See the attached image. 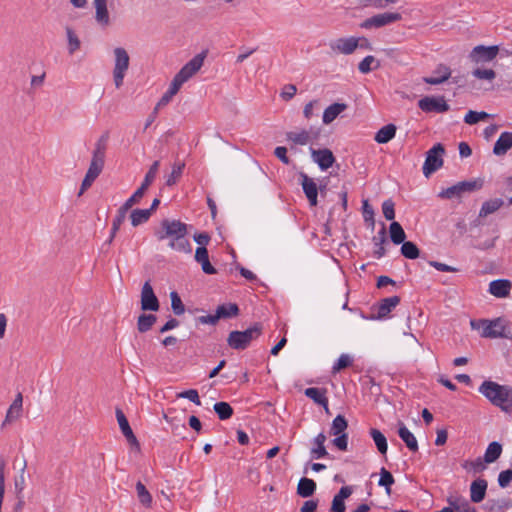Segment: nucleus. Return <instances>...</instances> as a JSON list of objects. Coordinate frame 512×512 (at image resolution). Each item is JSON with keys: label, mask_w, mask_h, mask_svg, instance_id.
I'll use <instances>...</instances> for the list:
<instances>
[{"label": "nucleus", "mask_w": 512, "mask_h": 512, "mask_svg": "<svg viewBox=\"0 0 512 512\" xmlns=\"http://www.w3.org/2000/svg\"><path fill=\"white\" fill-rule=\"evenodd\" d=\"M188 225L180 220L165 218L161 220L159 228L154 230L158 241L168 239V246L177 252L190 254L192 246L187 239Z\"/></svg>", "instance_id": "nucleus-1"}, {"label": "nucleus", "mask_w": 512, "mask_h": 512, "mask_svg": "<svg viewBox=\"0 0 512 512\" xmlns=\"http://www.w3.org/2000/svg\"><path fill=\"white\" fill-rule=\"evenodd\" d=\"M479 392L494 406L499 407L505 413L512 414L511 386L501 385L497 382L486 380L480 385Z\"/></svg>", "instance_id": "nucleus-2"}, {"label": "nucleus", "mask_w": 512, "mask_h": 512, "mask_svg": "<svg viewBox=\"0 0 512 512\" xmlns=\"http://www.w3.org/2000/svg\"><path fill=\"white\" fill-rule=\"evenodd\" d=\"M263 332V324L255 322L244 331H231L227 338V344L234 350H245L253 340L258 339Z\"/></svg>", "instance_id": "nucleus-3"}, {"label": "nucleus", "mask_w": 512, "mask_h": 512, "mask_svg": "<svg viewBox=\"0 0 512 512\" xmlns=\"http://www.w3.org/2000/svg\"><path fill=\"white\" fill-rule=\"evenodd\" d=\"M484 183V179L480 177L471 180L460 181L446 189H443L438 194V197L441 199L461 198L465 193H472L481 190L484 186Z\"/></svg>", "instance_id": "nucleus-4"}, {"label": "nucleus", "mask_w": 512, "mask_h": 512, "mask_svg": "<svg viewBox=\"0 0 512 512\" xmlns=\"http://www.w3.org/2000/svg\"><path fill=\"white\" fill-rule=\"evenodd\" d=\"M445 148L443 144L437 143L426 153V159L423 164V174L429 177L443 166V155Z\"/></svg>", "instance_id": "nucleus-5"}, {"label": "nucleus", "mask_w": 512, "mask_h": 512, "mask_svg": "<svg viewBox=\"0 0 512 512\" xmlns=\"http://www.w3.org/2000/svg\"><path fill=\"white\" fill-rule=\"evenodd\" d=\"M115 55V66L113 70V79L116 88H120L123 85V80L126 74V71L129 68V55L127 51L122 47H117L114 49Z\"/></svg>", "instance_id": "nucleus-6"}, {"label": "nucleus", "mask_w": 512, "mask_h": 512, "mask_svg": "<svg viewBox=\"0 0 512 512\" xmlns=\"http://www.w3.org/2000/svg\"><path fill=\"white\" fill-rule=\"evenodd\" d=\"M401 19L402 15L398 12H385L365 19L360 23V27L363 29L381 28Z\"/></svg>", "instance_id": "nucleus-7"}, {"label": "nucleus", "mask_w": 512, "mask_h": 512, "mask_svg": "<svg viewBox=\"0 0 512 512\" xmlns=\"http://www.w3.org/2000/svg\"><path fill=\"white\" fill-rule=\"evenodd\" d=\"M482 322L483 324H486L482 332L483 337L506 339L512 338L511 332L509 330L506 331V323L502 318H496L491 321L483 320Z\"/></svg>", "instance_id": "nucleus-8"}, {"label": "nucleus", "mask_w": 512, "mask_h": 512, "mask_svg": "<svg viewBox=\"0 0 512 512\" xmlns=\"http://www.w3.org/2000/svg\"><path fill=\"white\" fill-rule=\"evenodd\" d=\"M418 107L426 113H444L450 109L444 96H425L418 101Z\"/></svg>", "instance_id": "nucleus-9"}, {"label": "nucleus", "mask_w": 512, "mask_h": 512, "mask_svg": "<svg viewBox=\"0 0 512 512\" xmlns=\"http://www.w3.org/2000/svg\"><path fill=\"white\" fill-rule=\"evenodd\" d=\"M401 298L399 296H392L382 299L377 306H373L372 310H376L377 313H372L370 316H363L369 320H382L388 317L390 312L400 303Z\"/></svg>", "instance_id": "nucleus-10"}, {"label": "nucleus", "mask_w": 512, "mask_h": 512, "mask_svg": "<svg viewBox=\"0 0 512 512\" xmlns=\"http://www.w3.org/2000/svg\"><path fill=\"white\" fill-rule=\"evenodd\" d=\"M499 53L498 45L484 46L477 45L475 46L470 54L469 58L474 63H486L493 61Z\"/></svg>", "instance_id": "nucleus-11"}, {"label": "nucleus", "mask_w": 512, "mask_h": 512, "mask_svg": "<svg viewBox=\"0 0 512 512\" xmlns=\"http://www.w3.org/2000/svg\"><path fill=\"white\" fill-rule=\"evenodd\" d=\"M299 176L301 179L300 184L310 206H316L318 204V191L325 189V186L318 187L314 179L304 172H300Z\"/></svg>", "instance_id": "nucleus-12"}, {"label": "nucleus", "mask_w": 512, "mask_h": 512, "mask_svg": "<svg viewBox=\"0 0 512 512\" xmlns=\"http://www.w3.org/2000/svg\"><path fill=\"white\" fill-rule=\"evenodd\" d=\"M206 55V51H202L201 53L195 55L179 70V72L176 75L184 82H187L193 75H195L200 70L204 63Z\"/></svg>", "instance_id": "nucleus-13"}, {"label": "nucleus", "mask_w": 512, "mask_h": 512, "mask_svg": "<svg viewBox=\"0 0 512 512\" xmlns=\"http://www.w3.org/2000/svg\"><path fill=\"white\" fill-rule=\"evenodd\" d=\"M159 164H160L159 161H154L152 163V165L150 166L149 170L147 171V173L144 177L142 184H140V187L133 193V195L130 198H128L129 201H131L134 204L139 203V201L144 196L148 187L154 181V179L157 175L158 169H159Z\"/></svg>", "instance_id": "nucleus-14"}, {"label": "nucleus", "mask_w": 512, "mask_h": 512, "mask_svg": "<svg viewBox=\"0 0 512 512\" xmlns=\"http://www.w3.org/2000/svg\"><path fill=\"white\" fill-rule=\"evenodd\" d=\"M159 308V300L153 291L150 281L148 280L144 283L141 291V309L143 311L156 312Z\"/></svg>", "instance_id": "nucleus-15"}, {"label": "nucleus", "mask_w": 512, "mask_h": 512, "mask_svg": "<svg viewBox=\"0 0 512 512\" xmlns=\"http://www.w3.org/2000/svg\"><path fill=\"white\" fill-rule=\"evenodd\" d=\"M310 153L313 161L322 171L328 170L336 161L333 152L328 148L314 149L310 147Z\"/></svg>", "instance_id": "nucleus-16"}, {"label": "nucleus", "mask_w": 512, "mask_h": 512, "mask_svg": "<svg viewBox=\"0 0 512 512\" xmlns=\"http://www.w3.org/2000/svg\"><path fill=\"white\" fill-rule=\"evenodd\" d=\"M134 203L129 201L128 199L120 206V208L117 210L116 216L112 221V227L110 231V236L108 240L106 241L107 244H111L114 240L117 232L119 231L122 223L126 219L127 212L132 208Z\"/></svg>", "instance_id": "nucleus-17"}, {"label": "nucleus", "mask_w": 512, "mask_h": 512, "mask_svg": "<svg viewBox=\"0 0 512 512\" xmlns=\"http://www.w3.org/2000/svg\"><path fill=\"white\" fill-rule=\"evenodd\" d=\"M359 39L356 37L338 38L330 43V47L339 53L350 55L358 48Z\"/></svg>", "instance_id": "nucleus-18"}, {"label": "nucleus", "mask_w": 512, "mask_h": 512, "mask_svg": "<svg viewBox=\"0 0 512 512\" xmlns=\"http://www.w3.org/2000/svg\"><path fill=\"white\" fill-rule=\"evenodd\" d=\"M353 493L352 486H342L338 493L333 497L330 511L331 512H345V500Z\"/></svg>", "instance_id": "nucleus-19"}, {"label": "nucleus", "mask_w": 512, "mask_h": 512, "mask_svg": "<svg viewBox=\"0 0 512 512\" xmlns=\"http://www.w3.org/2000/svg\"><path fill=\"white\" fill-rule=\"evenodd\" d=\"M451 77V69L445 64H439L432 76L424 77L423 81L430 85H439Z\"/></svg>", "instance_id": "nucleus-20"}, {"label": "nucleus", "mask_w": 512, "mask_h": 512, "mask_svg": "<svg viewBox=\"0 0 512 512\" xmlns=\"http://www.w3.org/2000/svg\"><path fill=\"white\" fill-rule=\"evenodd\" d=\"M488 482L483 478L474 480L470 485V499L473 503H480L486 496Z\"/></svg>", "instance_id": "nucleus-21"}, {"label": "nucleus", "mask_w": 512, "mask_h": 512, "mask_svg": "<svg viewBox=\"0 0 512 512\" xmlns=\"http://www.w3.org/2000/svg\"><path fill=\"white\" fill-rule=\"evenodd\" d=\"M398 436L405 443L406 447L413 453L419 449L418 442L414 434L406 427V425L399 421L398 422Z\"/></svg>", "instance_id": "nucleus-22"}, {"label": "nucleus", "mask_w": 512, "mask_h": 512, "mask_svg": "<svg viewBox=\"0 0 512 512\" xmlns=\"http://www.w3.org/2000/svg\"><path fill=\"white\" fill-rule=\"evenodd\" d=\"M512 283L507 279L493 280L489 284V292L497 298H505L510 294Z\"/></svg>", "instance_id": "nucleus-23"}, {"label": "nucleus", "mask_w": 512, "mask_h": 512, "mask_svg": "<svg viewBox=\"0 0 512 512\" xmlns=\"http://www.w3.org/2000/svg\"><path fill=\"white\" fill-rule=\"evenodd\" d=\"M95 7V20L102 26L107 27L110 25V17L107 8V0H93Z\"/></svg>", "instance_id": "nucleus-24"}, {"label": "nucleus", "mask_w": 512, "mask_h": 512, "mask_svg": "<svg viewBox=\"0 0 512 512\" xmlns=\"http://www.w3.org/2000/svg\"><path fill=\"white\" fill-rule=\"evenodd\" d=\"M512 148V132H502L494 144L493 153L497 156L505 155Z\"/></svg>", "instance_id": "nucleus-25"}, {"label": "nucleus", "mask_w": 512, "mask_h": 512, "mask_svg": "<svg viewBox=\"0 0 512 512\" xmlns=\"http://www.w3.org/2000/svg\"><path fill=\"white\" fill-rule=\"evenodd\" d=\"M372 242L375 245L376 249L373 252V255L376 259H381L386 255V249L384 244L387 242L386 236V226L382 223V227L378 234L372 238Z\"/></svg>", "instance_id": "nucleus-26"}, {"label": "nucleus", "mask_w": 512, "mask_h": 512, "mask_svg": "<svg viewBox=\"0 0 512 512\" xmlns=\"http://www.w3.org/2000/svg\"><path fill=\"white\" fill-rule=\"evenodd\" d=\"M22 404H23V397L21 393H18L10 405L5 420L3 422V426L9 423H12L13 421L17 420L22 412Z\"/></svg>", "instance_id": "nucleus-27"}, {"label": "nucleus", "mask_w": 512, "mask_h": 512, "mask_svg": "<svg viewBox=\"0 0 512 512\" xmlns=\"http://www.w3.org/2000/svg\"><path fill=\"white\" fill-rule=\"evenodd\" d=\"M318 132L313 135V139H317ZM312 136L311 133L305 129L301 130L300 132H287L286 133V140L288 142H292L295 145H306L310 142Z\"/></svg>", "instance_id": "nucleus-28"}, {"label": "nucleus", "mask_w": 512, "mask_h": 512, "mask_svg": "<svg viewBox=\"0 0 512 512\" xmlns=\"http://www.w3.org/2000/svg\"><path fill=\"white\" fill-rule=\"evenodd\" d=\"M347 104L345 103H333L328 106L323 113V123L330 124L332 123L343 111L347 109Z\"/></svg>", "instance_id": "nucleus-29"}, {"label": "nucleus", "mask_w": 512, "mask_h": 512, "mask_svg": "<svg viewBox=\"0 0 512 512\" xmlns=\"http://www.w3.org/2000/svg\"><path fill=\"white\" fill-rule=\"evenodd\" d=\"M396 131V125L389 123L376 132L374 140L379 144H386L395 137Z\"/></svg>", "instance_id": "nucleus-30"}, {"label": "nucleus", "mask_w": 512, "mask_h": 512, "mask_svg": "<svg viewBox=\"0 0 512 512\" xmlns=\"http://www.w3.org/2000/svg\"><path fill=\"white\" fill-rule=\"evenodd\" d=\"M317 485L313 479L302 477L297 485V495L302 498L311 497L316 491Z\"/></svg>", "instance_id": "nucleus-31"}, {"label": "nucleus", "mask_w": 512, "mask_h": 512, "mask_svg": "<svg viewBox=\"0 0 512 512\" xmlns=\"http://www.w3.org/2000/svg\"><path fill=\"white\" fill-rule=\"evenodd\" d=\"M306 397L313 400L316 404L321 406H328V398L326 397V389L309 387L304 391Z\"/></svg>", "instance_id": "nucleus-32"}, {"label": "nucleus", "mask_w": 512, "mask_h": 512, "mask_svg": "<svg viewBox=\"0 0 512 512\" xmlns=\"http://www.w3.org/2000/svg\"><path fill=\"white\" fill-rule=\"evenodd\" d=\"M511 507L510 499H489L483 506L487 512H504Z\"/></svg>", "instance_id": "nucleus-33"}, {"label": "nucleus", "mask_w": 512, "mask_h": 512, "mask_svg": "<svg viewBox=\"0 0 512 512\" xmlns=\"http://www.w3.org/2000/svg\"><path fill=\"white\" fill-rule=\"evenodd\" d=\"M240 309L236 303H224L217 307L216 315L218 320L228 319L238 316Z\"/></svg>", "instance_id": "nucleus-34"}, {"label": "nucleus", "mask_w": 512, "mask_h": 512, "mask_svg": "<svg viewBox=\"0 0 512 512\" xmlns=\"http://www.w3.org/2000/svg\"><path fill=\"white\" fill-rule=\"evenodd\" d=\"M501 453H502L501 443H499L497 441H493L486 448V451L482 458H483L484 462H486V464H490V463L497 461L500 458Z\"/></svg>", "instance_id": "nucleus-35"}, {"label": "nucleus", "mask_w": 512, "mask_h": 512, "mask_svg": "<svg viewBox=\"0 0 512 512\" xmlns=\"http://www.w3.org/2000/svg\"><path fill=\"white\" fill-rule=\"evenodd\" d=\"M389 235L390 240L395 245L403 244V242L406 241V233L399 222H391L389 226Z\"/></svg>", "instance_id": "nucleus-36"}, {"label": "nucleus", "mask_w": 512, "mask_h": 512, "mask_svg": "<svg viewBox=\"0 0 512 512\" xmlns=\"http://www.w3.org/2000/svg\"><path fill=\"white\" fill-rule=\"evenodd\" d=\"M370 436L372 437L378 451L382 455H386L388 445H387V439L385 435L376 428H371L369 431Z\"/></svg>", "instance_id": "nucleus-37"}, {"label": "nucleus", "mask_w": 512, "mask_h": 512, "mask_svg": "<svg viewBox=\"0 0 512 512\" xmlns=\"http://www.w3.org/2000/svg\"><path fill=\"white\" fill-rule=\"evenodd\" d=\"M157 317L154 314H141L137 320V329L140 333L149 331L156 323Z\"/></svg>", "instance_id": "nucleus-38"}, {"label": "nucleus", "mask_w": 512, "mask_h": 512, "mask_svg": "<svg viewBox=\"0 0 512 512\" xmlns=\"http://www.w3.org/2000/svg\"><path fill=\"white\" fill-rule=\"evenodd\" d=\"M401 255L407 259L414 260L420 257V249L412 241H405L401 244Z\"/></svg>", "instance_id": "nucleus-39"}, {"label": "nucleus", "mask_w": 512, "mask_h": 512, "mask_svg": "<svg viewBox=\"0 0 512 512\" xmlns=\"http://www.w3.org/2000/svg\"><path fill=\"white\" fill-rule=\"evenodd\" d=\"M347 428V419L343 415L338 414L332 421L329 433L330 435L344 434L346 433Z\"/></svg>", "instance_id": "nucleus-40"}, {"label": "nucleus", "mask_w": 512, "mask_h": 512, "mask_svg": "<svg viewBox=\"0 0 512 512\" xmlns=\"http://www.w3.org/2000/svg\"><path fill=\"white\" fill-rule=\"evenodd\" d=\"M503 205V200L500 198L485 201L480 209L479 217H486L489 214L496 212Z\"/></svg>", "instance_id": "nucleus-41"}, {"label": "nucleus", "mask_w": 512, "mask_h": 512, "mask_svg": "<svg viewBox=\"0 0 512 512\" xmlns=\"http://www.w3.org/2000/svg\"><path fill=\"white\" fill-rule=\"evenodd\" d=\"M462 468L467 472H473L474 474L481 473L486 469V462L482 457H478L475 460H465L461 464Z\"/></svg>", "instance_id": "nucleus-42"}, {"label": "nucleus", "mask_w": 512, "mask_h": 512, "mask_svg": "<svg viewBox=\"0 0 512 512\" xmlns=\"http://www.w3.org/2000/svg\"><path fill=\"white\" fill-rule=\"evenodd\" d=\"M104 163L105 156L93 154L87 173L97 178L104 168Z\"/></svg>", "instance_id": "nucleus-43"}, {"label": "nucleus", "mask_w": 512, "mask_h": 512, "mask_svg": "<svg viewBox=\"0 0 512 512\" xmlns=\"http://www.w3.org/2000/svg\"><path fill=\"white\" fill-rule=\"evenodd\" d=\"M213 409L220 420H227L231 418L234 413L231 405L224 401L215 403Z\"/></svg>", "instance_id": "nucleus-44"}, {"label": "nucleus", "mask_w": 512, "mask_h": 512, "mask_svg": "<svg viewBox=\"0 0 512 512\" xmlns=\"http://www.w3.org/2000/svg\"><path fill=\"white\" fill-rule=\"evenodd\" d=\"M66 36L68 41V53L73 55L77 50L80 49L81 41L76 35L75 31L71 27H66Z\"/></svg>", "instance_id": "nucleus-45"}, {"label": "nucleus", "mask_w": 512, "mask_h": 512, "mask_svg": "<svg viewBox=\"0 0 512 512\" xmlns=\"http://www.w3.org/2000/svg\"><path fill=\"white\" fill-rule=\"evenodd\" d=\"M395 483V479L390 471L382 467L380 470V479L378 485L384 487L387 495H391V486Z\"/></svg>", "instance_id": "nucleus-46"}, {"label": "nucleus", "mask_w": 512, "mask_h": 512, "mask_svg": "<svg viewBox=\"0 0 512 512\" xmlns=\"http://www.w3.org/2000/svg\"><path fill=\"white\" fill-rule=\"evenodd\" d=\"M151 217L149 210L146 209H134L131 212L130 220L134 227H137L149 220Z\"/></svg>", "instance_id": "nucleus-47"}, {"label": "nucleus", "mask_w": 512, "mask_h": 512, "mask_svg": "<svg viewBox=\"0 0 512 512\" xmlns=\"http://www.w3.org/2000/svg\"><path fill=\"white\" fill-rule=\"evenodd\" d=\"M184 168H185L184 162H175L172 166L171 173L167 176L166 185L167 186L175 185L177 183V181L180 179Z\"/></svg>", "instance_id": "nucleus-48"}, {"label": "nucleus", "mask_w": 512, "mask_h": 512, "mask_svg": "<svg viewBox=\"0 0 512 512\" xmlns=\"http://www.w3.org/2000/svg\"><path fill=\"white\" fill-rule=\"evenodd\" d=\"M380 66L379 62L376 61L372 55L366 56L358 65V69L363 74H368L372 70L378 69Z\"/></svg>", "instance_id": "nucleus-49"}, {"label": "nucleus", "mask_w": 512, "mask_h": 512, "mask_svg": "<svg viewBox=\"0 0 512 512\" xmlns=\"http://www.w3.org/2000/svg\"><path fill=\"white\" fill-rule=\"evenodd\" d=\"M353 364V358L349 354H341L337 361L332 366V373L336 374L343 369H346Z\"/></svg>", "instance_id": "nucleus-50"}, {"label": "nucleus", "mask_w": 512, "mask_h": 512, "mask_svg": "<svg viewBox=\"0 0 512 512\" xmlns=\"http://www.w3.org/2000/svg\"><path fill=\"white\" fill-rule=\"evenodd\" d=\"M171 308L175 315L180 316L185 312V305L183 304L179 294L176 291L170 293Z\"/></svg>", "instance_id": "nucleus-51"}, {"label": "nucleus", "mask_w": 512, "mask_h": 512, "mask_svg": "<svg viewBox=\"0 0 512 512\" xmlns=\"http://www.w3.org/2000/svg\"><path fill=\"white\" fill-rule=\"evenodd\" d=\"M136 491H137L139 501L143 505L149 506L152 502V496L142 482L138 481L136 483Z\"/></svg>", "instance_id": "nucleus-52"}, {"label": "nucleus", "mask_w": 512, "mask_h": 512, "mask_svg": "<svg viewBox=\"0 0 512 512\" xmlns=\"http://www.w3.org/2000/svg\"><path fill=\"white\" fill-rule=\"evenodd\" d=\"M362 212H363L364 221L366 223H368L370 228L373 230L375 227L374 209L369 204L368 200H363Z\"/></svg>", "instance_id": "nucleus-53"}, {"label": "nucleus", "mask_w": 512, "mask_h": 512, "mask_svg": "<svg viewBox=\"0 0 512 512\" xmlns=\"http://www.w3.org/2000/svg\"><path fill=\"white\" fill-rule=\"evenodd\" d=\"M383 215L388 221H393L395 218V203L392 199H387L382 204Z\"/></svg>", "instance_id": "nucleus-54"}, {"label": "nucleus", "mask_w": 512, "mask_h": 512, "mask_svg": "<svg viewBox=\"0 0 512 512\" xmlns=\"http://www.w3.org/2000/svg\"><path fill=\"white\" fill-rule=\"evenodd\" d=\"M472 75L477 79L492 81L496 77V72L493 69L476 68L472 71Z\"/></svg>", "instance_id": "nucleus-55"}, {"label": "nucleus", "mask_w": 512, "mask_h": 512, "mask_svg": "<svg viewBox=\"0 0 512 512\" xmlns=\"http://www.w3.org/2000/svg\"><path fill=\"white\" fill-rule=\"evenodd\" d=\"M336 437L331 441L332 444L340 451H347L348 450V434H338L335 435Z\"/></svg>", "instance_id": "nucleus-56"}, {"label": "nucleus", "mask_w": 512, "mask_h": 512, "mask_svg": "<svg viewBox=\"0 0 512 512\" xmlns=\"http://www.w3.org/2000/svg\"><path fill=\"white\" fill-rule=\"evenodd\" d=\"M109 138L108 132H105L96 142L93 154L105 156L106 143Z\"/></svg>", "instance_id": "nucleus-57"}, {"label": "nucleus", "mask_w": 512, "mask_h": 512, "mask_svg": "<svg viewBox=\"0 0 512 512\" xmlns=\"http://www.w3.org/2000/svg\"><path fill=\"white\" fill-rule=\"evenodd\" d=\"M178 397L188 399L196 405H201L200 397L196 389L185 390L179 393Z\"/></svg>", "instance_id": "nucleus-58"}, {"label": "nucleus", "mask_w": 512, "mask_h": 512, "mask_svg": "<svg viewBox=\"0 0 512 512\" xmlns=\"http://www.w3.org/2000/svg\"><path fill=\"white\" fill-rule=\"evenodd\" d=\"M512 481V469L503 470L498 475V485L506 488Z\"/></svg>", "instance_id": "nucleus-59"}, {"label": "nucleus", "mask_w": 512, "mask_h": 512, "mask_svg": "<svg viewBox=\"0 0 512 512\" xmlns=\"http://www.w3.org/2000/svg\"><path fill=\"white\" fill-rule=\"evenodd\" d=\"M365 1H366L365 6H370L375 9H385L390 4H395L399 0H365Z\"/></svg>", "instance_id": "nucleus-60"}, {"label": "nucleus", "mask_w": 512, "mask_h": 512, "mask_svg": "<svg viewBox=\"0 0 512 512\" xmlns=\"http://www.w3.org/2000/svg\"><path fill=\"white\" fill-rule=\"evenodd\" d=\"M115 414H116V418H117L121 432L128 431L129 429H131L129 422H128L124 412L122 411V409L116 408Z\"/></svg>", "instance_id": "nucleus-61"}, {"label": "nucleus", "mask_w": 512, "mask_h": 512, "mask_svg": "<svg viewBox=\"0 0 512 512\" xmlns=\"http://www.w3.org/2000/svg\"><path fill=\"white\" fill-rule=\"evenodd\" d=\"M297 92V88L294 84H286L280 93V96L283 100L289 101L291 100Z\"/></svg>", "instance_id": "nucleus-62"}, {"label": "nucleus", "mask_w": 512, "mask_h": 512, "mask_svg": "<svg viewBox=\"0 0 512 512\" xmlns=\"http://www.w3.org/2000/svg\"><path fill=\"white\" fill-rule=\"evenodd\" d=\"M274 155L284 164L288 165L291 163L290 158L287 156V148L284 146H278L274 150Z\"/></svg>", "instance_id": "nucleus-63"}, {"label": "nucleus", "mask_w": 512, "mask_h": 512, "mask_svg": "<svg viewBox=\"0 0 512 512\" xmlns=\"http://www.w3.org/2000/svg\"><path fill=\"white\" fill-rule=\"evenodd\" d=\"M194 241L199 245V247H206L209 244L211 237L207 232L196 233L193 236Z\"/></svg>", "instance_id": "nucleus-64"}]
</instances>
